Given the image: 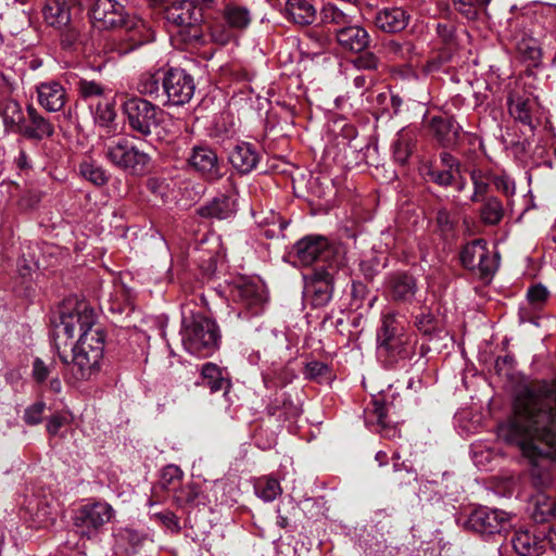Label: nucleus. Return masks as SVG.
<instances>
[{"label":"nucleus","mask_w":556,"mask_h":556,"mask_svg":"<svg viewBox=\"0 0 556 556\" xmlns=\"http://www.w3.org/2000/svg\"><path fill=\"white\" fill-rule=\"evenodd\" d=\"M498 437L519 446L529 462L532 484L548 486L556 459V379L522 388L515 399L514 417L498 428Z\"/></svg>","instance_id":"1"},{"label":"nucleus","mask_w":556,"mask_h":556,"mask_svg":"<svg viewBox=\"0 0 556 556\" xmlns=\"http://www.w3.org/2000/svg\"><path fill=\"white\" fill-rule=\"evenodd\" d=\"M88 16L99 29L122 28L125 35H115L105 42V49L117 55H125L140 47L144 39L140 36L143 22L130 17L124 7L115 0H96L88 9Z\"/></svg>","instance_id":"2"},{"label":"nucleus","mask_w":556,"mask_h":556,"mask_svg":"<svg viewBox=\"0 0 556 556\" xmlns=\"http://www.w3.org/2000/svg\"><path fill=\"white\" fill-rule=\"evenodd\" d=\"M380 326L376 332L377 357L386 367L410 358L414 344L410 334L394 311L381 314Z\"/></svg>","instance_id":"3"},{"label":"nucleus","mask_w":556,"mask_h":556,"mask_svg":"<svg viewBox=\"0 0 556 556\" xmlns=\"http://www.w3.org/2000/svg\"><path fill=\"white\" fill-rule=\"evenodd\" d=\"M94 324V311L87 302L74 299L64 301L51 318V337L54 348L60 350L62 345H67V342L74 338L76 329L80 334Z\"/></svg>","instance_id":"4"},{"label":"nucleus","mask_w":556,"mask_h":556,"mask_svg":"<svg viewBox=\"0 0 556 556\" xmlns=\"http://www.w3.org/2000/svg\"><path fill=\"white\" fill-rule=\"evenodd\" d=\"M181 341L190 354L210 356L218 346V327L214 320L202 314L184 317Z\"/></svg>","instance_id":"5"},{"label":"nucleus","mask_w":556,"mask_h":556,"mask_svg":"<svg viewBox=\"0 0 556 556\" xmlns=\"http://www.w3.org/2000/svg\"><path fill=\"white\" fill-rule=\"evenodd\" d=\"M164 18L170 25L178 27L175 40H180L189 46H198L204 42L201 10L192 0H173L164 7Z\"/></svg>","instance_id":"6"},{"label":"nucleus","mask_w":556,"mask_h":556,"mask_svg":"<svg viewBox=\"0 0 556 556\" xmlns=\"http://www.w3.org/2000/svg\"><path fill=\"white\" fill-rule=\"evenodd\" d=\"M122 109L126 124L138 137L152 135L161 124L164 114L157 105L140 97L127 98Z\"/></svg>","instance_id":"7"},{"label":"nucleus","mask_w":556,"mask_h":556,"mask_svg":"<svg viewBox=\"0 0 556 556\" xmlns=\"http://www.w3.org/2000/svg\"><path fill=\"white\" fill-rule=\"evenodd\" d=\"M103 154L111 164L130 174L143 173L150 161L146 152L124 137L109 140L104 146Z\"/></svg>","instance_id":"8"},{"label":"nucleus","mask_w":556,"mask_h":556,"mask_svg":"<svg viewBox=\"0 0 556 556\" xmlns=\"http://www.w3.org/2000/svg\"><path fill=\"white\" fill-rule=\"evenodd\" d=\"M114 516L113 507L105 502H93L80 506L74 515L73 525L80 538H97Z\"/></svg>","instance_id":"9"},{"label":"nucleus","mask_w":556,"mask_h":556,"mask_svg":"<svg viewBox=\"0 0 556 556\" xmlns=\"http://www.w3.org/2000/svg\"><path fill=\"white\" fill-rule=\"evenodd\" d=\"M56 351L60 359L65 365L64 378L68 384L76 386L83 381H88L100 370L102 358L98 349H90L87 353L85 350L81 351L73 346L71 361L62 354L61 349Z\"/></svg>","instance_id":"10"},{"label":"nucleus","mask_w":556,"mask_h":556,"mask_svg":"<svg viewBox=\"0 0 556 556\" xmlns=\"http://www.w3.org/2000/svg\"><path fill=\"white\" fill-rule=\"evenodd\" d=\"M462 265L485 282H489L495 274L498 263L492 255L483 239H475L463 247L460 251Z\"/></svg>","instance_id":"11"},{"label":"nucleus","mask_w":556,"mask_h":556,"mask_svg":"<svg viewBox=\"0 0 556 556\" xmlns=\"http://www.w3.org/2000/svg\"><path fill=\"white\" fill-rule=\"evenodd\" d=\"M162 87L167 102L173 105L188 103L195 90L193 77L185 70L177 67H170L163 74Z\"/></svg>","instance_id":"12"},{"label":"nucleus","mask_w":556,"mask_h":556,"mask_svg":"<svg viewBox=\"0 0 556 556\" xmlns=\"http://www.w3.org/2000/svg\"><path fill=\"white\" fill-rule=\"evenodd\" d=\"M293 253L304 266L315 264V267H325L327 264L328 267L329 264H334L331 261L332 249L327 239L320 236H307L299 240L293 247Z\"/></svg>","instance_id":"13"},{"label":"nucleus","mask_w":556,"mask_h":556,"mask_svg":"<svg viewBox=\"0 0 556 556\" xmlns=\"http://www.w3.org/2000/svg\"><path fill=\"white\" fill-rule=\"evenodd\" d=\"M509 526L508 514L504 510L479 507L466 521V527L482 535L501 533Z\"/></svg>","instance_id":"14"},{"label":"nucleus","mask_w":556,"mask_h":556,"mask_svg":"<svg viewBox=\"0 0 556 556\" xmlns=\"http://www.w3.org/2000/svg\"><path fill=\"white\" fill-rule=\"evenodd\" d=\"M230 294L233 302L243 308L239 312V317L248 318L263 312L266 299L262 287L258 285L252 281L239 280L231 288Z\"/></svg>","instance_id":"15"},{"label":"nucleus","mask_w":556,"mask_h":556,"mask_svg":"<svg viewBox=\"0 0 556 556\" xmlns=\"http://www.w3.org/2000/svg\"><path fill=\"white\" fill-rule=\"evenodd\" d=\"M334 271V264H329L328 267H314L313 274L305 286V294L311 298L313 306H325L331 300Z\"/></svg>","instance_id":"16"},{"label":"nucleus","mask_w":556,"mask_h":556,"mask_svg":"<svg viewBox=\"0 0 556 556\" xmlns=\"http://www.w3.org/2000/svg\"><path fill=\"white\" fill-rule=\"evenodd\" d=\"M188 164L206 180L216 181L222 177L217 154L207 144L192 147Z\"/></svg>","instance_id":"17"},{"label":"nucleus","mask_w":556,"mask_h":556,"mask_svg":"<svg viewBox=\"0 0 556 556\" xmlns=\"http://www.w3.org/2000/svg\"><path fill=\"white\" fill-rule=\"evenodd\" d=\"M510 545L513 548L510 556H541L545 551L542 527L515 531Z\"/></svg>","instance_id":"18"},{"label":"nucleus","mask_w":556,"mask_h":556,"mask_svg":"<svg viewBox=\"0 0 556 556\" xmlns=\"http://www.w3.org/2000/svg\"><path fill=\"white\" fill-rule=\"evenodd\" d=\"M238 210L237 191L220 193L201 205L197 213L203 218L225 220L235 217Z\"/></svg>","instance_id":"19"},{"label":"nucleus","mask_w":556,"mask_h":556,"mask_svg":"<svg viewBox=\"0 0 556 556\" xmlns=\"http://www.w3.org/2000/svg\"><path fill=\"white\" fill-rule=\"evenodd\" d=\"M508 108L510 115L531 130L540 125L541 108L536 99L521 96L510 97Z\"/></svg>","instance_id":"20"},{"label":"nucleus","mask_w":556,"mask_h":556,"mask_svg":"<svg viewBox=\"0 0 556 556\" xmlns=\"http://www.w3.org/2000/svg\"><path fill=\"white\" fill-rule=\"evenodd\" d=\"M26 112L27 116L24 118L22 127L17 132L18 135L31 140H42L53 135V124L33 105H28Z\"/></svg>","instance_id":"21"},{"label":"nucleus","mask_w":556,"mask_h":556,"mask_svg":"<svg viewBox=\"0 0 556 556\" xmlns=\"http://www.w3.org/2000/svg\"><path fill=\"white\" fill-rule=\"evenodd\" d=\"M388 296L397 303H409L417 292V283L413 276L406 273H396L387 280Z\"/></svg>","instance_id":"22"},{"label":"nucleus","mask_w":556,"mask_h":556,"mask_svg":"<svg viewBox=\"0 0 556 556\" xmlns=\"http://www.w3.org/2000/svg\"><path fill=\"white\" fill-rule=\"evenodd\" d=\"M36 90L39 104L48 112L61 111L67 101L65 88L59 81L40 83Z\"/></svg>","instance_id":"23"},{"label":"nucleus","mask_w":556,"mask_h":556,"mask_svg":"<svg viewBox=\"0 0 556 556\" xmlns=\"http://www.w3.org/2000/svg\"><path fill=\"white\" fill-rule=\"evenodd\" d=\"M432 136L444 148H454L458 144L462 127L453 118L434 116L430 121Z\"/></svg>","instance_id":"24"},{"label":"nucleus","mask_w":556,"mask_h":556,"mask_svg":"<svg viewBox=\"0 0 556 556\" xmlns=\"http://www.w3.org/2000/svg\"><path fill=\"white\" fill-rule=\"evenodd\" d=\"M336 38L343 50L355 53L364 51L370 41L369 34L364 27L350 24L338 28Z\"/></svg>","instance_id":"25"},{"label":"nucleus","mask_w":556,"mask_h":556,"mask_svg":"<svg viewBox=\"0 0 556 556\" xmlns=\"http://www.w3.org/2000/svg\"><path fill=\"white\" fill-rule=\"evenodd\" d=\"M408 14L399 7L379 10L374 18L376 27L384 33H397L403 30L408 23Z\"/></svg>","instance_id":"26"},{"label":"nucleus","mask_w":556,"mask_h":556,"mask_svg":"<svg viewBox=\"0 0 556 556\" xmlns=\"http://www.w3.org/2000/svg\"><path fill=\"white\" fill-rule=\"evenodd\" d=\"M199 386L207 387L212 393L222 391L227 395L230 381L227 372L214 363H205L201 367Z\"/></svg>","instance_id":"27"},{"label":"nucleus","mask_w":556,"mask_h":556,"mask_svg":"<svg viewBox=\"0 0 556 556\" xmlns=\"http://www.w3.org/2000/svg\"><path fill=\"white\" fill-rule=\"evenodd\" d=\"M283 16L299 26L312 25L317 15L315 7L308 0H287Z\"/></svg>","instance_id":"28"},{"label":"nucleus","mask_w":556,"mask_h":556,"mask_svg":"<svg viewBox=\"0 0 556 556\" xmlns=\"http://www.w3.org/2000/svg\"><path fill=\"white\" fill-rule=\"evenodd\" d=\"M364 416L365 424L371 431L379 432L383 437L395 435L396 429L388 425L387 408L379 400L371 401V407L365 409Z\"/></svg>","instance_id":"29"},{"label":"nucleus","mask_w":556,"mask_h":556,"mask_svg":"<svg viewBox=\"0 0 556 556\" xmlns=\"http://www.w3.org/2000/svg\"><path fill=\"white\" fill-rule=\"evenodd\" d=\"M229 162L241 174L252 172L258 163V154L252 144L241 142L236 144L229 153Z\"/></svg>","instance_id":"30"},{"label":"nucleus","mask_w":556,"mask_h":556,"mask_svg":"<svg viewBox=\"0 0 556 556\" xmlns=\"http://www.w3.org/2000/svg\"><path fill=\"white\" fill-rule=\"evenodd\" d=\"M416 138L417 132L413 127H404L396 134L392 144L393 159L396 163L406 164L413 153Z\"/></svg>","instance_id":"31"},{"label":"nucleus","mask_w":556,"mask_h":556,"mask_svg":"<svg viewBox=\"0 0 556 556\" xmlns=\"http://www.w3.org/2000/svg\"><path fill=\"white\" fill-rule=\"evenodd\" d=\"M42 14L45 21L56 28L65 27L71 22V9L66 0H46Z\"/></svg>","instance_id":"32"},{"label":"nucleus","mask_w":556,"mask_h":556,"mask_svg":"<svg viewBox=\"0 0 556 556\" xmlns=\"http://www.w3.org/2000/svg\"><path fill=\"white\" fill-rule=\"evenodd\" d=\"M0 116L5 130L15 134L18 132L25 118L21 104L13 99L4 100L0 104Z\"/></svg>","instance_id":"33"},{"label":"nucleus","mask_w":556,"mask_h":556,"mask_svg":"<svg viewBox=\"0 0 556 556\" xmlns=\"http://www.w3.org/2000/svg\"><path fill=\"white\" fill-rule=\"evenodd\" d=\"M104 344L105 333L101 326L94 324L79 334L78 341L74 346L81 351L85 350L87 353H89L90 349H98L100 357L103 358Z\"/></svg>","instance_id":"34"},{"label":"nucleus","mask_w":556,"mask_h":556,"mask_svg":"<svg viewBox=\"0 0 556 556\" xmlns=\"http://www.w3.org/2000/svg\"><path fill=\"white\" fill-rule=\"evenodd\" d=\"M479 216L484 225L494 226L501 223L504 216L502 202L495 197L482 198Z\"/></svg>","instance_id":"35"},{"label":"nucleus","mask_w":556,"mask_h":556,"mask_svg":"<svg viewBox=\"0 0 556 556\" xmlns=\"http://www.w3.org/2000/svg\"><path fill=\"white\" fill-rule=\"evenodd\" d=\"M414 325L422 336L428 337L430 340L440 337L442 332L440 319L430 309L422 311L416 315Z\"/></svg>","instance_id":"36"},{"label":"nucleus","mask_w":556,"mask_h":556,"mask_svg":"<svg viewBox=\"0 0 556 556\" xmlns=\"http://www.w3.org/2000/svg\"><path fill=\"white\" fill-rule=\"evenodd\" d=\"M224 17L227 24L237 29H244L251 23V13L245 7L228 4L224 10Z\"/></svg>","instance_id":"37"},{"label":"nucleus","mask_w":556,"mask_h":556,"mask_svg":"<svg viewBox=\"0 0 556 556\" xmlns=\"http://www.w3.org/2000/svg\"><path fill=\"white\" fill-rule=\"evenodd\" d=\"M470 179L473 185V193L470 197L471 202H480L486 197L490 184H492L493 175L481 168H473L470 172Z\"/></svg>","instance_id":"38"},{"label":"nucleus","mask_w":556,"mask_h":556,"mask_svg":"<svg viewBox=\"0 0 556 556\" xmlns=\"http://www.w3.org/2000/svg\"><path fill=\"white\" fill-rule=\"evenodd\" d=\"M163 75L160 73H144L141 75L137 89L141 94L149 96L154 100H159L164 96L163 88L161 89Z\"/></svg>","instance_id":"39"},{"label":"nucleus","mask_w":556,"mask_h":556,"mask_svg":"<svg viewBox=\"0 0 556 556\" xmlns=\"http://www.w3.org/2000/svg\"><path fill=\"white\" fill-rule=\"evenodd\" d=\"M79 174L98 187L104 186L109 181V175L102 166L90 160H85L79 164Z\"/></svg>","instance_id":"40"},{"label":"nucleus","mask_w":556,"mask_h":556,"mask_svg":"<svg viewBox=\"0 0 556 556\" xmlns=\"http://www.w3.org/2000/svg\"><path fill=\"white\" fill-rule=\"evenodd\" d=\"M254 488L257 496L263 498L265 502L274 501L281 493L279 481L273 477L260 478Z\"/></svg>","instance_id":"41"},{"label":"nucleus","mask_w":556,"mask_h":556,"mask_svg":"<svg viewBox=\"0 0 556 556\" xmlns=\"http://www.w3.org/2000/svg\"><path fill=\"white\" fill-rule=\"evenodd\" d=\"M320 16L324 23L338 25L339 28L348 26L353 20L352 15L345 13L332 3H327L323 7Z\"/></svg>","instance_id":"42"},{"label":"nucleus","mask_w":556,"mask_h":556,"mask_svg":"<svg viewBox=\"0 0 556 556\" xmlns=\"http://www.w3.org/2000/svg\"><path fill=\"white\" fill-rule=\"evenodd\" d=\"M425 176L428 180L441 187H450L454 186L456 176H459V173L431 165L426 168Z\"/></svg>","instance_id":"43"},{"label":"nucleus","mask_w":556,"mask_h":556,"mask_svg":"<svg viewBox=\"0 0 556 556\" xmlns=\"http://www.w3.org/2000/svg\"><path fill=\"white\" fill-rule=\"evenodd\" d=\"M491 0H452V4L458 13L467 20H475L479 11L489 5Z\"/></svg>","instance_id":"44"},{"label":"nucleus","mask_w":556,"mask_h":556,"mask_svg":"<svg viewBox=\"0 0 556 556\" xmlns=\"http://www.w3.org/2000/svg\"><path fill=\"white\" fill-rule=\"evenodd\" d=\"M549 517L556 518V500L545 496L539 497L532 513V518L535 522L543 523Z\"/></svg>","instance_id":"45"},{"label":"nucleus","mask_w":556,"mask_h":556,"mask_svg":"<svg viewBox=\"0 0 556 556\" xmlns=\"http://www.w3.org/2000/svg\"><path fill=\"white\" fill-rule=\"evenodd\" d=\"M263 381L267 388H277L289 382V377L281 364H274L273 368L263 371Z\"/></svg>","instance_id":"46"},{"label":"nucleus","mask_w":556,"mask_h":556,"mask_svg":"<svg viewBox=\"0 0 556 556\" xmlns=\"http://www.w3.org/2000/svg\"><path fill=\"white\" fill-rule=\"evenodd\" d=\"M181 477H182V471L178 466L168 465V466L164 467L162 470L161 478H160V485L163 490L175 491Z\"/></svg>","instance_id":"47"},{"label":"nucleus","mask_w":556,"mask_h":556,"mask_svg":"<svg viewBox=\"0 0 556 556\" xmlns=\"http://www.w3.org/2000/svg\"><path fill=\"white\" fill-rule=\"evenodd\" d=\"M77 89L84 100H100L104 93L102 85L94 80L80 79Z\"/></svg>","instance_id":"48"},{"label":"nucleus","mask_w":556,"mask_h":556,"mask_svg":"<svg viewBox=\"0 0 556 556\" xmlns=\"http://www.w3.org/2000/svg\"><path fill=\"white\" fill-rule=\"evenodd\" d=\"M47 404L43 401H37L27 406L24 410L23 420L28 426H37L43 420Z\"/></svg>","instance_id":"49"},{"label":"nucleus","mask_w":556,"mask_h":556,"mask_svg":"<svg viewBox=\"0 0 556 556\" xmlns=\"http://www.w3.org/2000/svg\"><path fill=\"white\" fill-rule=\"evenodd\" d=\"M548 290L541 283L530 287L527 291V299L529 304L534 309H541L548 300Z\"/></svg>","instance_id":"50"},{"label":"nucleus","mask_w":556,"mask_h":556,"mask_svg":"<svg viewBox=\"0 0 556 556\" xmlns=\"http://www.w3.org/2000/svg\"><path fill=\"white\" fill-rule=\"evenodd\" d=\"M52 368V364L47 365L41 358L36 357L33 362L31 376L37 383L42 384L47 381Z\"/></svg>","instance_id":"51"},{"label":"nucleus","mask_w":556,"mask_h":556,"mask_svg":"<svg viewBox=\"0 0 556 556\" xmlns=\"http://www.w3.org/2000/svg\"><path fill=\"white\" fill-rule=\"evenodd\" d=\"M153 516L166 529L170 530L172 532H179V530H180L179 520L174 513H172L169 510H165L162 513H156Z\"/></svg>","instance_id":"52"},{"label":"nucleus","mask_w":556,"mask_h":556,"mask_svg":"<svg viewBox=\"0 0 556 556\" xmlns=\"http://www.w3.org/2000/svg\"><path fill=\"white\" fill-rule=\"evenodd\" d=\"M378 64H379V59L372 52H365V53L358 55L354 61V65L358 70H366V71L377 70Z\"/></svg>","instance_id":"53"},{"label":"nucleus","mask_w":556,"mask_h":556,"mask_svg":"<svg viewBox=\"0 0 556 556\" xmlns=\"http://www.w3.org/2000/svg\"><path fill=\"white\" fill-rule=\"evenodd\" d=\"M492 184L506 197H510L515 193V184L506 175H493Z\"/></svg>","instance_id":"54"},{"label":"nucleus","mask_w":556,"mask_h":556,"mask_svg":"<svg viewBox=\"0 0 556 556\" xmlns=\"http://www.w3.org/2000/svg\"><path fill=\"white\" fill-rule=\"evenodd\" d=\"M118 535L135 549L141 546L144 541L143 534L130 528L122 529Z\"/></svg>","instance_id":"55"},{"label":"nucleus","mask_w":556,"mask_h":556,"mask_svg":"<svg viewBox=\"0 0 556 556\" xmlns=\"http://www.w3.org/2000/svg\"><path fill=\"white\" fill-rule=\"evenodd\" d=\"M115 117L114 110L109 101H98L96 109V118L102 123L112 122Z\"/></svg>","instance_id":"56"},{"label":"nucleus","mask_w":556,"mask_h":556,"mask_svg":"<svg viewBox=\"0 0 556 556\" xmlns=\"http://www.w3.org/2000/svg\"><path fill=\"white\" fill-rule=\"evenodd\" d=\"M198 497V489L194 485L181 488L175 495L179 505L190 504Z\"/></svg>","instance_id":"57"},{"label":"nucleus","mask_w":556,"mask_h":556,"mask_svg":"<svg viewBox=\"0 0 556 556\" xmlns=\"http://www.w3.org/2000/svg\"><path fill=\"white\" fill-rule=\"evenodd\" d=\"M65 27H66V29L62 34L61 43H62L63 48L71 49L77 42H79L80 34L75 27L70 26V24Z\"/></svg>","instance_id":"58"},{"label":"nucleus","mask_w":556,"mask_h":556,"mask_svg":"<svg viewBox=\"0 0 556 556\" xmlns=\"http://www.w3.org/2000/svg\"><path fill=\"white\" fill-rule=\"evenodd\" d=\"M307 37L312 41L313 46L318 50L315 53H319L329 45L328 36L317 29L308 30Z\"/></svg>","instance_id":"59"},{"label":"nucleus","mask_w":556,"mask_h":556,"mask_svg":"<svg viewBox=\"0 0 556 556\" xmlns=\"http://www.w3.org/2000/svg\"><path fill=\"white\" fill-rule=\"evenodd\" d=\"M67 422L65 416L61 414H53L48 418L47 431L50 435H56L60 429Z\"/></svg>","instance_id":"60"},{"label":"nucleus","mask_w":556,"mask_h":556,"mask_svg":"<svg viewBox=\"0 0 556 556\" xmlns=\"http://www.w3.org/2000/svg\"><path fill=\"white\" fill-rule=\"evenodd\" d=\"M439 167L459 173L460 163L456 157H454L448 152H442L440 154V166Z\"/></svg>","instance_id":"61"},{"label":"nucleus","mask_w":556,"mask_h":556,"mask_svg":"<svg viewBox=\"0 0 556 556\" xmlns=\"http://www.w3.org/2000/svg\"><path fill=\"white\" fill-rule=\"evenodd\" d=\"M437 33L447 46H452L454 43L455 29L453 25L440 23L437 26Z\"/></svg>","instance_id":"62"},{"label":"nucleus","mask_w":556,"mask_h":556,"mask_svg":"<svg viewBox=\"0 0 556 556\" xmlns=\"http://www.w3.org/2000/svg\"><path fill=\"white\" fill-rule=\"evenodd\" d=\"M328 370V366L320 362H312L306 365V375L311 378L325 376Z\"/></svg>","instance_id":"63"},{"label":"nucleus","mask_w":556,"mask_h":556,"mask_svg":"<svg viewBox=\"0 0 556 556\" xmlns=\"http://www.w3.org/2000/svg\"><path fill=\"white\" fill-rule=\"evenodd\" d=\"M542 535L544 538L545 545L548 544L553 551L556 552V526L555 527H542Z\"/></svg>","instance_id":"64"}]
</instances>
